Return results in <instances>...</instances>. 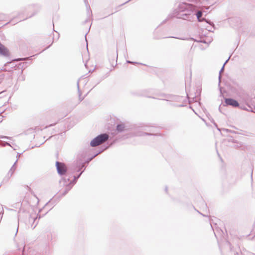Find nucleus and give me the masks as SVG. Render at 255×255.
I'll use <instances>...</instances> for the list:
<instances>
[{
	"label": "nucleus",
	"instance_id": "1",
	"mask_svg": "<svg viewBox=\"0 0 255 255\" xmlns=\"http://www.w3.org/2000/svg\"><path fill=\"white\" fill-rule=\"evenodd\" d=\"M108 138L109 135L107 134H102L93 139L91 141L90 144L93 147L97 146L105 142Z\"/></svg>",
	"mask_w": 255,
	"mask_h": 255
},
{
	"label": "nucleus",
	"instance_id": "2",
	"mask_svg": "<svg viewBox=\"0 0 255 255\" xmlns=\"http://www.w3.org/2000/svg\"><path fill=\"white\" fill-rule=\"evenodd\" d=\"M56 164L58 172L61 175L64 174L67 171L66 165L64 163L59 162H57Z\"/></svg>",
	"mask_w": 255,
	"mask_h": 255
},
{
	"label": "nucleus",
	"instance_id": "3",
	"mask_svg": "<svg viewBox=\"0 0 255 255\" xmlns=\"http://www.w3.org/2000/svg\"><path fill=\"white\" fill-rule=\"evenodd\" d=\"M225 103L228 105H230L234 107H237L239 106L238 102L235 100L232 99H226Z\"/></svg>",
	"mask_w": 255,
	"mask_h": 255
},
{
	"label": "nucleus",
	"instance_id": "4",
	"mask_svg": "<svg viewBox=\"0 0 255 255\" xmlns=\"http://www.w3.org/2000/svg\"><path fill=\"white\" fill-rule=\"evenodd\" d=\"M0 54L4 56H8L9 54L7 49L1 43H0Z\"/></svg>",
	"mask_w": 255,
	"mask_h": 255
},
{
	"label": "nucleus",
	"instance_id": "5",
	"mask_svg": "<svg viewBox=\"0 0 255 255\" xmlns=\"http://www.w3.org/2000/svg\"><path fill=\"white\" fill-rule=\"evenodd\" d=\"M125 128L124 125L121 124L117 126V129L119 131H122L124 130Z\"/></svg>",
	"mask_w": 255,
	"mask_h": 255
},
{
	"label": "nucleus",
	"instance_id": "6",
	"mask_svg": "<svg viewBox=\"0 0 255 255\" xmlns=\"http://www.w3.org/2000/svg\"><path fill=\"white\" fill-rule=\"evenodd\" d=\"M196 15H197V18H198V20L199 21H202V20H201L200 19V18L201 17V16L202 15V12L201 11H199L197 12Z\"/></svg>",
	"mask_w": 255,
	"mask_h": 255
}]
</instances>
